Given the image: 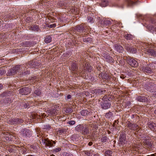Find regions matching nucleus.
<instances>
[{"label": "nucleus", "mask_w": 156, "mask_h": 156, "mask_svg": "<svg viewBox=\"0 0 156 156\" xmlns=\"http://www.w3.org/2000/svg\"><path fill=\"white\" fill-rule=\"evenodd\" d=\"M102 100L103 101L101 104V108L104 109L109 108L111 106V104L109 102V99L104 97L102 98Z\"/></svg>", "instance_id": "1"}, {"label": "nucleus", "mask_w": 156, "mask_h": 156, "mask_svg": "<svg viewBox=\"0 0 156 156\" xmlns=\"http://www.w3.org/2000/svg\"><path fill=\"white\" fill-rule=\"evenodd\" d=\"M75 31L78 32L83 31L84 30L87 31H90V27H87L85 26L83 24H81L76 26L75 28Z\"/></svg>", "instance_id": "2"}, {"label": "nucleus", "mask_w": 156, "mask_h": 156, "mask_svg": "<svg viewBox=\"0 0 156 156\" xmlns=\"http://www.w3.org/2000/svg\"><path fill=\"white\" fill-rule=\"evenodd\" d=\"M126 58L128 64L131 67L136 68L138 66V62L133 58L129 56Z\"/></svg>", "instance_id": "3"}, {"label": "nucleus", "mask_w": 156, "mask_h": 156, "mask_svg": "<svg viewBox=\"0 0 156 156\" xmlns=\"http://www.w3.org/2000/svg\"><path fill=\"white\" fill-rule=\"evenodd\" d=\"M42 143L43 144H45L46 147H54V145L52 144L51 141L48 138H42Z\"/></svg>", "instance_id": "4"}, {"label": "nucleus", "mask_w": 156, "mask_h": 156, "mask_svg": "<svg viewBox=\"0 0 156 156\" xmlns=\"http://www.w3.org/2000/svg\"><path fill=\"white\" fill-rule=\"evenodd\" d=\"M31 91V89L30 88L24 87L20 89L19 93L22 95H26L29 94Z\"/></svg>", "instance_id": "5"}, {"label": "nucleus", "mask_w": 156, "mask_h": 156, "mask_svg": "<svg viewBox=\"0 0 156 156\" xmlns=\"http://www.w3.org/2000/svg\"><path fill=\"white\" fill-rule=\"evenodd\" d=\"M126 126L131 130H134L139 128V126L136 124H132L129 122L128 123Z\"/></svg>", "instance_id": "6"}, {"label": "nucleus", "mask_w": 156, "mask_h": 156, "mask_svg": "<svg viewBox=\"0 0 156 156\" xmlns=\"http://www.w3.org/2000/svg\"><path fill=\"white\" fill-rule=\"evenodd\" d=\"M106 90H103L102 89H95L91 91V93L93 94L97 95H100L105 93Z\"/></svg>", "instance_id": "7"}, {"label": "nucleus", "mask_w": 156, "mask_h": 156, "mask_svg": "<svg viewBox=\"0 0 156 156\" xmlns=\"http://www.w3.org/2000/svg\"><path fill=\"white\" fill-rule=\"evenodd\" d=\"M143 143L144 146L150 151L152 149V148L154 147L153 144L151 142L147 140H145L144 141Z\"/></svg>", "instance_id": "8"}, {"label": "nucleus", "mask_w": 156, "mask_h": 156, "mask_svg": "<svg viewBox=\"0 0 156 156\" xmlns=\"http://www.w3.org/2000/svg\"><path fill=\"white\" fill-rule=\"evenodd\" d=\"M22 135L25 137H30L31 136V132L28 129H22Z\"/></svg>", "instance_id": "9"}, {"label": "nucleus", "mask_w": 156, "mask_h": 156, "mask_svg": "<svg viewBox=\"0 0 156 156\" xmlns=\"http://www.w3.org/2000/svg\"><path fill=\"white\" fill-rule=\"evenodd\" d=\"M126 136L125 134L121 135V136L119 140V146L124 144L126 142Z\"/></svg>", "instance_id": "10"}, {"label": "nucleus", "mask_w": 156, "mask_h": 156, "mask_svg": "<svg viewBox=\"0 0 156 156\" xmlns=\"http://www.w3.org/2000/svg\"><path fill=\"white\" fill-rule=\"evenodd\" d=\"M136 100L138 101L142 102H147L149 101L147 97L145 96H137L136 98Z\"/></svg>", "instance_id": "11"}, {"label": "nucleus", "mask_w": 156, "mask_h": 156, "mask_svg": "<svg viewBox=\"0 0 156 156\" xmlns=\"http://www.w3.org/2000/svg\"><path fill=\"white\" fill-rule=\"evenodd\" d=\"M145 53L147 54H148L149 55H156V51H154L153 48L147 49Z\"/></svg>", "instance_id": "12"}, {"label": "nucleus", "mask_w": 156, "mask_h": 156, "mask_svg": "<svg viewBox=\"0 0 156 156\" xmlns=\"http://www.w3.org/2000/svg\"><path fill=\"white\" fill-rule=\"evenodd\" d=\"M148 124V127L152 131L154 132L156 131V125L155 123L149 122Z\"/></svg>", "instance_id": "13"}, {"label": "nucleus", "mask_w": 156, "mask_h": 156, "mask_svg": "<svg viewBox=\"0 0 156 156\" xmlns=\"http://www.w3.org/2000/svg\"><path fill=\"white\" fill-rule=\"evenodd\" d=\"M11 120L12 123L14 124H17L23 122V120L19 118H13Z\"/></svg>", "instance_id": "14"}, {"label": "nucleus", "mask_w": 156, "mask_h": 156, "mask_svg": "<svg viewBox=\"0 0 156 156\" xmlns=\"http://www.w3.org/2000/svg\"><path fill=\"white\" fill-rule=\"evenodd\" d=\"M47 112L48 115H55L57 114V110L55 108H52L47 110Z\"/></svg>", "instance_id": "15"}, {"label": "nucleus", "mask_w": 156, "mask_h": 156, "mask_svg": "<svg viewBox=\"0 0 156 156\" xmlns=\"http://www.w3.org/2000/svg\"><path fill=\"white\" fill-rule=\"evenodd\" d=\"M104 58L105 59L106 61L110 63L113 62V58L110 55H105L103 56Z\"/></svg>", "instance_id": "16"}, {"label": "nucleus", "mask_w": 156, "mask_h": 156, "mask_svg": "<svg viewBox=\"0 0 156 156\" xmlns=\"http://www.w3.org/2000/svg\"><path fill=\"white\" fill-rule=\"evenodd\" d=\"M115 48L116 50L120 53L122 52L123 51V47L120 45L115 44Z\"/></svg>", "instance_id": "17"}, {"label": "nucleus", "mask_w": 156, "mask_h": 156, "mask_svg": "<svg viewBox=\"0 0 156 156\" xmlns=\"http://www.w3.org/2000/svg\"><path fill=\"white\" fill-rule=\"evenodd\" d=\"M35 63V62L33 61H32V62H30L29 63H28L26 64V66H25V68H35L36 67L35 66H36V65L34 64Z\"/></svg>", "instance_id": "18"}, {"label": "nucleus", "mask_w": 156, "mask_h": 156, "mask_svg": "<svg viewBox=\"0 0 156 156\" xmlns=\"http://www.w3.org/2000/svg\"><path fill=\"white\" fill-rule=\"evenodd\" d=\"M16 72L15 69H9L7 73L8 76H10L14 75Z\"/></svg>", "instance_id": "19"}, {"label": "nucleus", "mask_w": 156, "mask_h": 156, "mask_svg": "<svg viewBox=\"0 0 156 156\" xmlns=\"http://www.w3.org/2000/svg\"><path fill=\"white\" fill-rule=\"evenodd\" d=\"M145 89H146L147 90H148L150 92H153L152 91V88H153V86L151 85H150V84H146L145 86Z\"/></svg>", "instance_id": "20"}, {"label": "nucleus", "mask_w": 156, "mask_h": 156, "mask_svg": "<svg viewBox=\"0 0 156 156\" xmlns=\"http://www.w3.org/2000/svg\"><path fill=\"white\" fill-rule=\"evenodd\" d=\"M29 29L31 30L38 32L39 31L40 29L38 26L34 25L32 27H30Z\"/></svg>", "instance_id": "21"}, {"label": "nucleus", "mask_w": 156, "mask_h": 156, "mask_svg": "<svg viewBox=\"0 0 156 156\" xmlns=\"http://www.w3.org/2000/svg\"><path fill=\"white\" fill-rule=\"evenodd\" d=\"M83 128V126L82 125H78L75 127L76 130L78 132L82 130Z\"/></svg>", "instance_id": "22"}, {"label": "nucleus", "mask_w": 156, "mask_h": 156, "mask_svg": "<svg viewBox=\"0 0 156 156\" xmlns=\"http://www.w3.org/2000/svg\"><path fill=\"white\" fill-rule=\"evenodd\" d=\"M89 112L87 110H83L80 111V113L81 115L83 116H86Z\"/></svg>", "instance_id": "23"}, {"label": "nucleus", "mask_w": 156, "mask_h": 156, "mask_svg": "<svg viewBox=\"0 0 156 156\" xmlns=\"http://www.w3.org/2000/svg\"><path fill=\"white\" fill-rule=\"evenodd\" d=\"M124 37L126 39L129 40L132 39L133 36L130 34H127L124 35Z\"/></svg>", "instance_id": "24"}, {"label": "nucleus", "mask_w": 156, "mask_h": 156, "mask_svg": "<svg viewBox=\"0 0 156 156\" xmlns=\"http://www.w3.org/2000/svg\"><path fill=\"white\" fill-rule=\"evenodd\" d=\"M108 5V1L107 0H103L101 3V6L102 7H105Z\"/></svg>", "instance_id": "25"}, {"label": "nucleus", "mask_w": 156, "mask_h": 156, "mask_svg": "<svg viewBox=\"0 0 156 156\" xmlns=\"http://www.w3.org/2000/svg\"><path fill=\"white\" fill-rule=\"evenodd\" d=\"M51 37L50 36H47L45 38L44 41L46 43H48L51 42Z\"/></svg>", "instance_id": "26"}, {"label": "nucleus", "mask_w": 156, "mask_h": 156, "mask_svg": "<svg viewBox=\"0 0 156 156\" xmlns=\"http://www.w3.org/2000/svg\"><path fill=\"white\" fill-rule=\"evenodd\" d=\"M83 41L84 42H89L90 43L92 41V39L90 37H85L84 38H83Z\"/></svg>", "instance_id": "27"}, {"label": "nucleus", "mask_w": 156, "mask_h": 156, "mask_svg": "<svg viewBox=\"0 0 156 156\" xmlns=\"http://www.w3.org/2000/svg\"><path fill=\"white\" fill-rule=\"evenodd\" d=\"M126 2L128 5L129 6H132L136 3V2H134L132 1L131 0H127Z\"/></svg>", "instance_id": "28"}, {"label": "nucleus", "mask_w": 156, "mask_h": 156, "mask_svg": "<svg viewBox=\"0 0 156 156\" xmlns=\"http://www.w3.org/2000/svg\"><path fill=\"white\" fill-rule=\"evenodd\" d=\"M83 130L82 131V133L83 135H86L89 133V131L87 128H83Z\"/></svg>", "instance_id": "29"}, {"label": "nucleus", "mask_w": 156, "mask_h": 156, "mask_svg": "<svg viewBox=\"0 0 156 156\" xmlns=\"http://www.w3.org/2000/svg\"><path fill=\"white\" fill-rule=\"evenodd\" d=\"M113 114L112 112H108L106 113L105 114V117L108 118H110L112 116Z\"/></svg>", "instance_id": "30"}, {"label": "nucleus", "mask_w": 156, "mask_h": 156, "mask_svg": "<svg viewBox=\"0 0 156 156\" xmlns=\"http://www.w3.org/2000/svg\"><path fill=\"white\" fill-rule=\"evenodd\" d=\"M142 71L144 73H151L152 72L151 69H142Z\"/></svg>", "instance_id": "31"}, {"label": "nucleus", "mask_w": 156, "mask_h": 156, "mask_svg": "<svg viewBox=\"0 0 156 156\" xmlns=\"http://www.w3.org/2000/svg\"><path fill=\"white\" fill-rule=\"evenodd\" d=\"M104 24L106 26L110 25L112 24L111 21L108 20H105L104 21Z\"/></svg>", "instance_id": "32"}, {"label": "nucleus", "mask_w": 156, "mask_h": 156, "mask_svg": "<svg viewBox=\"0 0 156 156\" xmlns=\"http://www.w3.org/2000/svg\"><path fill=\"white\" fill-rule=\"evenodd\" d=\"M73 112L72 107L67 108L65 110L66 113H71Z\"/></svg>", "instance_id": "33"}, {"label": "nucleus", "mask_w": 156, "mask_h": 156, "mask_svg": "<svg viewBox=\"0 0 156 156\" xmlns=\"http://www.w3.org/2000/svg\"><path fill=\"white\" fill-rule=\"evenodd\" d=\"M132 47H131V46H130L128 44H126L125 45V49L127 50L129 52L130 51H131L130 50L131 49Z\"/></svg>", "instance_id": "34"}, {"label": "nucleus", "mask_w": 156, "mask_h": 156, "mask_svg": "<svg viewBox=\"0 0 156 156\" xmlns=\"http://www.w3.org/2000/svg\"><path fill=\"white\" fill-rule=\"evenodd\" d=\"M85 154L88 156H91L93 154V151L91 150L87 151Z\"/></svg>", "instance_id": "35"}, {"label": "nucleus", "mask_w": 156, "mask_h": 156, "mask_svg": "<svg viewBox=\"0 0 156 156\" xmlns=\"http://www.w3.org/2000/svg\"><path fill=\"white\" fill-rule=\"evenodd\" d=\"M112 152L110 151H105V156H111L112 154Z\"/></svg>", "instance_id": "36"}, {"label": "nucleus", "mask_w": 156, "mask_h": 156, "mask_svg": "<svg viewBox=\"0 0 156 156\" xmlns=\"http://www.w3.org/2000/svg\"><path fill=\"white\" fill-rule=\"evenodd\" d=\"M71 67L72 68H77L78 67L77 66V65L76 62H73L71 63Z\"/></svg>", "instance_id": "37"}, {"label": "nucleus", "mask_w": 156, "mask_h": 156, "mask_svg": "<svg viewBox=\"0 0 156 156\" xmlns=\"http://www.w3.org/2000/svg\"><path fill=\"white\" fill-rule=\"evenodd\" d=\"M107 140V137L106 136H103L101 138V140L102 142H106Z\"/></svg>", "instance_id": "38"}, {"label": "nucleus", "mask_w": 156, "mask_h": 156, "mask_svg": "<svg viewBox=\"0 0 156 156\" xmlns=\"http://www.w3.org/2000/svg\"><path fill=\"white\" fill-rule=\"evenodd\" d=\"M61 150V147H59L58 148H55L53 150V151L55 152H58Z\"/></svg>", "instance_id": "39"}, {"label": "nucleus", "mask_w": 156, "mask_h": 156, "mask_svg": "<svg viewBox=\"0 0 156 156\" xmlns=\"http://www.w3.org/2000/svg\"><path fill=\"white\" fill-rule=\"evenodd\" d=\"M87 18L89 22L92 23L94 22L93 19L92 17L91 16H88Z\"/></svg>", "instance_id": "40"}, {"label": "nucleus", "mask_w": 156, "mask_h": 156, "mask_svg": "<svg viewBox=\"0 0 156 156\" xmlns=\"http://www.w3.org/2000/svg\"><path fill=\"white\" fill-rule=\"evenodd\" d=\"M34 94H36L37 96L40 95L41 94V92L40 90L38 89L36 90L34 92Z\"/></svg>", "instance_id": "41"}, {"label": "nucleus", "mask_w": 156, "mask_h": 156, "mask_svg": "<svg viewBox=\"0 0 156 156\" xmlns=\"http://www.w3.org/2000/svg\"><path fill=\"white\" fill-rule=\"evenodd\" d=\"M101 76H102V79H106L108 77V76H107V75L106 73L101 74Z\"/></svg>", "instance_id": "42"}, {"label": "nucleus", "mask_w": 156, "mask_h": 156, "mask_svg": "<svg viewBox=\"0 0 156 156\" xmlns=\"http://www.w3.org/2000/svg\"><path fill=\"white\" fill-rule=\"evenodd\" d=\"M23 65H16L13 67V68H23Z\"/></svg>", "instance_id": "43"}, {"label": "nucleus", "mask_w": 156, "mask_h": 156, "mask_svg": "<svg viewBox=\"0 0 156 156\" xmlns=\"http://www.w3.org/2000/svg\"><path fill=\"white\" fill-rule=\"evenodd\" d=\"M131 49L130 50L131 51H130V52H131L133 53H135L136 52L137 50L136 48L132 47Z\"/></svg>", "instance_id": "44"}, {"label": "nucleus", "mask_w": 156, "mask_h": 156, "mask_svg": "<svg viewBox=\"0 0 156 156\" xmlns=\"http://www.w3.org/2000/svg\"><path fill=\"white\" fill-rule=\"evenodd\" d=\"M75 123V122L74 121L72 120L69 121L67 122V124L70 125H74Z\"/></svg>", "instance_id": "45"}, {"label": "nucleus", "mask_w": 156, "mask_h": 156, "mask_svg": "<svg viewBox=\"0 0 156 156\" xmlns=\"http://www.w3.org/2000/svg\"><path fill=\"white\" fill-rule=\"evenodd\" d=\"M50 126L49 125H44L43 128L46 129H49Z\"/></svg>", "instance_id": "46"}, {"label": "nucleus", "mask_w": 156, "mask_h": 156, "mask_svg": "<svg viewBox=\"0 0 156 156\" xmlns=\"http://www.w3.org/2000/svg\"><path fill=\"white\" fill-rule=\"evenodd\" d=\"M65 131V130L63 129H60L59 131V133H60V134H61L62 133H63Z\"/></svg>", "instance_id": "47"}, {"label": "nucleus", "mask_w": 156, "mask_h": 156, "mask_svg": "<svg viewBox=\"0 0 156 156\" xmlns=\"http://www.w3.org/2000/svg\"><path fill=\"white\" fill-rule=\"evenodd\" d=\"M153 93H152V96H154V97H156V91L154 92H152Z\"/></svg>", "instance_id": "48"}, {"label": "nucleus", "mask_w": 156, "mask_h": 156, "mask_svg": "<svg viewBox=\"0 0 156 156\" xmlns=\"http://www.w3.org/2000/svg\"><path fill=\"white\" fill-rule=\"evenodd\" d=\"M71 96L69 94L67 95V99H70L71 98Z\"/></svg>", "instance_id": "49"}, {"label": "nucleus", "mask_w": 156, "mask_h": 156, "mask_svg": "<svg viewBox=\"0 0 156 156\" xmlns=\"http://www.w3.org/2000/svg\"><path fill=\"white\" fill-rule=\"evenodd\" d=\"M3 85L1 83H0V90H1L3 88Z\"/></svg>", "instance_id": "50"}, {"label": "nucleus", "mask_w": 156, "mask_h": 156, "mask_svg": "<svg viewBox=\"0 0 156 156\" xmlns=\"http://www.w3.org/2000/svg\"><path fill=\"white\" fill-rule=\"evenodd\" d=\"M92 144H93V143L92 142H90L88 143V145L89 146H90L91 145H92Z\"/></svg>", "instance_id": "51"}, {"label": "nucleus", "mask_w": 156, "mask_h": 156, "mask_svg": "<svg viewBox=\"0 0 156 156\" xmlns=\"http://www.w3.org/2000/svg\"><path fill=\"white\" fill-rule=\"evenodd\" d=\"M30 19V18H27L26 19V22H29V19Z\"/></svg>", "instance_id": "52"}, {"label": "nucleus", "mask_w": 156, "mask_h": 156, "mask_svg": "<svg viewBox=\"0 0 156 156\" xmlns=\"http://www.w3.org/2000/svg\"><path fill=\"white\" fill-rule=\"evenodd\" d=\"M51 142H52V144H53L54 145V144H55V141H53L52 140H51Z\"/></svg>", "instance_id": "53"}, {"label": "nucleus", "mask_w": 156, "mask_h": 156, "mask_svg": "<svg viewBox=\"0 0 156 156\" xmlns=\"http://www.w3.org/2000/svg\"><path fill=\"white\" fill-rule=\"evenodd\" d=\"M13 151V150L12 149H10L9 151L10 152H12Z\"/></svg>", "instance_id": "54"}, {"label": "nucleus", "mask_w": 156, "mask_h": 156, "mask_svg": "<svg viewBox=\"0 0 156 156\" xmlns=\"http://www.w3.org/2000/svg\"><path fill=\"white\" fill-rule=\"evenodd\" d=\"M94 156H99V155H98V154H96L94 155Z\"/></svg>", "instance_id": "55"}, {"label": "nucleus", "mask_w": 156, "mask_h": 156, "mask_svg": "<svg viewBox=\"0 0 156 156\" xmlns=\"http://www.w3.org/2000/svg\"><path fill=\"white\" fill-rule=\"evenodd\" d=\"M50 156H55V155H54V154H52V155H50Z\"/></svg>", "instance_id": "56"}, {"label": "nucleus", "mask_w": 156, "mask_h": 156, "mask_svg": "<svg viewBox=\"0 0 156 156\" xmlns=\"http://www.w3.org/2000/svg\"><path fill=\"white\" fill-rule=\"evenodd\" d=\"M154 112L155 113H156V110H155V111H154Z\"/></svg>", "instance_id": "57"}, {"label": "nucleus", "mask_w": 156, "mask_h": 156, "mask_svg": "<svg viewBox=\"0 0 156 156\" xmlns=\"http://www.w3.org/2000/svg\"><path fill=\"white\" fill-rule=\"evenodd\" d=\"M1 23V21H0V24Z\"/></svg>", "instance_id": "58"}, {"label": "nucleus", "mask_w": 156, "mask_h": 156, "mask_svg": "<svg viewBox=\"0 0 156 156\" xmlns=\"http://www.w3.org/2000/svg\"><path fill=\"white\" fill-rule=\"evenodd\" d=\"M0 156H1V154H0Z\"/></svg>", "instance_id": "59"}, {"label": "nucleus", "mask_w": 156, "mask_h": 156, "mask_svg": "<svg viewBox=\"0 0 156 156\" xmlns=\"http://www.w3.org/2000/svg\"><path fill=\"white\" fill-rule=\"evenodd\" d=\"M156 65V64H155Z\"/></svg>", "instance_id": "60"}]
</instances>
